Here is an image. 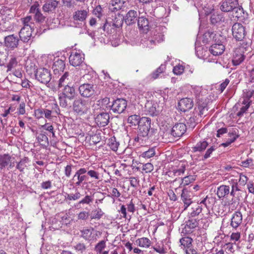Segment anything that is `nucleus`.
<instances>
[{
  "instance_id": "37998d69",
  "label": "nucleus",
  "mask_w": 254,
  "mask_h": 254,
  "mask_svg": "<svg viewBox=\"0 0 254 254\" xmlns=\"http://www.w3.org/2000/svg\"><path fill=\"white\" fill-rule=\"evenodd\" d=\"M216 36V34L214 32H206L203 35V41H205L206 43H209L211 40H213Z\"/></svg>"
},
{
  "instance_id": "f8f14e48",
  "label": "nucleus",
  "mask_w": 254,
  "mask_h": 254,
  "mask_svg": "<svg viewBox=\"0 0 254 254\" xmlns=\"http://www.w3.org/2000/svg\"><path fill=\"white\" fill-rule=\"evenodd\" d=\"M187 130V127L185 124L177 123L173 126L171 130V134L175 137L182 136Z\"/></svg>"
},
{
  "instance_id": "a19ab883",
  "label": "nucleus",
  "mask_w": 254,
  "mask_h": 254,
  "mask_svg": "<svg viewBox=\"0 0 254 254\" xmlns=\"http://www.w3.org/2000/svg\"><path fill=\"white\" fill-rule=\"evenodd\" d=\"M29 162L28 157H25L17 163L16 169L19 170L21 172H23L24 168L26 167V164Z\"/></svg>"
},
{
  "instance_id": "0eeeda50",
  "label": "nucleus",
  "mask_w": 254,
  "mask_h": 254,
  "mask_svg": "<svg viewBox=\"0 0 254 254\" xmlns=\"http://www.w3.org/2000/svg\"><path fill=\"white\" fill-rule=\"evenodd\" d=\"M35 76L38 81L42 83L47 84L50 81L52 75L48 69L41 68L37 69Z\"/></svg>"
},
{
  "instance_id": "412c9836",
  "label": "nucleus",
  "mask_w": 254,
  "mask_h": 254,
  "mask_svg": "<svg viewBox=\"0 0 254 254\" xmlns=\"http://www.w3.org/2000/svg\"><path fill=\"white\" fill-rule=\"evenodd\" d=\"M232 11H233L235 17L238 20H243L247 18L248 13L246 12L242 5H240L239 3L238 5L235 6V8H234Z\"/></svg>"
},
{
  "instance_id": "f3484780",
  "label": "nucleus",
  "mask_w": 254,
  "mask_h": 254,
  "mask_svg": "<svg viewBox=\"0 0 254 254\" xmlns=\"http://www.w3.org/2000/svg\"><path fill=\"white\" fill-rule=\"evenodd\" d=\"M193 102L190 98H183L178 103V109L180 111H188L193 107Z\"/></svg>"
},
{
  "instance_id": "4be33fe9",
  "label": "nucleus",
  "mask_w": 254,
  "mask_h": 254,
  "mask_svg": "<svg viewBox=\"0 0 254 254\" xmlns=\"http://www.w3.org/2000/svg\"><path fill=\"white\" fill-rule=\"evenodd\" d=\"M65 67V64L64 60L57 59L54 62L52 68L55 74H59L63 72Z\"/></svg>"
},
{
  "instance_id": "6e6552de",
  "label": "nucleus",
  "mask_w": 254,
  "mask_h": 254,
  "mask_svg": "<svg viewBox=\"0 0 254 254\" xmlns=\"http://www.w3.org/2000/svg\"><path fill=\"white\" fill-rule=\"evenodd\" d=\"M238 0H222L218 5L221 11L224 13L232 12L238 5Z\"/></svg>"
},
{
  "instance_id": "6e6d98bb",
  "label": "nucleus",
  "mask_w": 254,
  "mask_h": 254,
  "mask_svg": "<svg viewBox=\"0 0 254 254\" xmlns=\"http://www.w3.org/2000/svg\"><path fill=\"white\" fill-rule=\"evenodd\" d=\"M34 20L36 22L42 23L45 21L46 16H45L41 12L39 11L36 13L34 17Z\"/></svg>"
},
{
  "instance_id": "4c0bfd02",
  "label": "nucleus",
  "mask_w": 254,
  "mask_h": 254,
  "mask_svg": "<svg viewBox=\"0 0 254 254\" xmlns=\"http://www.w3.org/2000/svg\"><path fill=\"white\" fill-rule=\"evenodd\" d=\"M104 214L101 208L96 209L91 212L90 215L91 219L99 220Z\"/></svg>"
},
{
  "instance_id": "f704fd0d",
  "label": "nucleus",
  "mask_w": 254,
  "mask_h": 254,
  "mask_svg": "<svg viewBox=\"0 0 254 254\" xmlns=\"http://www.w3.org/2000/svg\"><path fill=\"white\" fill-rule=\"evenodd\" d=\"M192 239L189 237H183L180 240V242L181 245L184 247V250H185L192 247Z\"/></svg>"
},
{
  "instance_id": "72a5a7b5",
  "label": "nucleus",
  "mask_w": 254,
  "mask_h": 254,
  "mask_svg": "<svg viewBox=\"0 0 254 254\" xmlns=\"http://www.w3.org/2000/svg\"><path fill=\"white\" fill-rule=\"evenodd\" d=\"M93 200L94 198L92 196L86 195L75 205V207L79 208H80L81 204L83 205L86 204L90 205L91 203L93 202Z\"/></svg>"
},
{
  "instance_id": "39448f33",
  "label": "nucleus",
  "mask_w": 254,
  "mask_h": 254,
  "mask_svg": "<svg viewBox=\"0 0 254 254\" xmlns=\"http://www.w3.org/2000/svg\"><path fill=\"white\" fill-rule=\"evenodd\" d=\"M139 17L138 12L134 10H129L123 17V20L120 21V24L114 23L113 25L116 27H119L122 26L123 20L127 25H131L135 24Z\"/></svg>"
},
{
  "instance_id": "bb28decb",
  "label": "nucleus",
  "mask_w": 254,
  "mask_h": 254,
  "mask_svg": "<svg viewBox=\"0 0 254 254\" xmlns=\"http://www.w3.org/2000/svg\"><path fill=\"white\" fill-rule=\"evenodd\" d=\"M109 119V115L108 112H101L97 115L96 121L100 126L104 127L108 125Z\"/></svg>"
},
{
  "instance_id": "bf43d9fd",
  "label": "nucleus",
  "mask_w": 254,
  "mask_h": 254,
  "mask_svg": "<svg viewBox=\"0 0 254 254\" xmlns=\"http://www.w3.org/2000/svg\"><path fill=\"white\" fill-rule=\"evenodd\" d=\"M87 171L86 173L91 178L94 179L96 180L100 179V174L98 172L92 170H89V168H87Z\"/></svg>"
},
{
  "instance_id": "774afa93",
  "label": "nucleus",
  "mask_w": 254,
  "mask_h": 254,
  "mask_svg": "<svg viewBox=\"0 0 254 254\" xmlns=\"http://www.w3.org/2000/svg\"><path fill=\"white\" fill-rule=\"evenodd\" d=\"M129 181L130 186L136 189L139 185V180L137 178L130 177Z\"/></svg>"
},
{
  "instance_id": "c03bdc74",
  "label": "nucleus",
  "mask_w": 254,
  "mask_h": 254,
  "mask_svg": "<svg viewBox=\"0 0 254 254\" xmlns=\"http://www.w3.org/2000/svg\"><path fill=\"white\" fill-rule=\"evenodd\" d=\"M140 120L141 118L139 116L133 115L128 117L127 118V122L132 125H135L136 124L139 125Z\"/></svg>"
},
{
  "instance_id": "49530a36",
  "label": "nucleus",
  "mask_w": 254,
  "mask_h": 254,
  "mask_svg": "<svg viewBox=\"0 0 254 254\" xmlns=\"http://www.w3.org/2000/svg\"><path fill=\"white\" fill-rule=\"evenodd\" d=\"M194 178L192 176H188L182 179V183L180 185V187L182 186H185L189 185L190 183L193 182L194 181Z\"/></svg>"
},
{
  "instance_id": "c85d7f7f",
  "label": "nucleus",
  "mask_w": 254,
  "mask_h": 254,
  "mask_svg": "<svg viewBox=\"0 0 254 254\" xmlns=\"http://www.w3.org/2000/svg\"><path fill=\"white\" fill-rule=\"evenodd\" d=\"M229 185H221L217 188L216 194L218 198H222L229 194L230 192Z\"/></svg>"
},
{
  "instance_id": "de8ad7c7",
  "label": "nucleus",
  "mask_w": 254,
  "mask_h": 254,
  "mask_svg": "<svg viewBox=\"0 0 254 254\" xmlns=\"http://www.w3.org/2000/svg\"><path fill=\"white\" fill-rule=\"evenodd\" d=\"M192 211L190 213L191 217H194L199 214L202 210L201 204H197L195 207L192 208Z\"/></svg>"
},
{
  "instance_id": "052dcab7",
  "label": "nucleus",
  "mask_w": 254,
  "mask_h": 254,
  "mask_svg": "<svg viewBox=\"0 0 254 254\" xmlns=\"http://www.w3.org/2000/svg\"><path fill=\"white\" fill-rule=\"evenodd\" d=\"M198 107L199 111H207L209 109L208 107V103L206 101H200L198 103Z\"/></svg>"
},
{
  "instance_id": "393cba45",
  "label": "nucleus",
  "mask_w": 254,
  "mask_h": 254,
  "mask_svg": "<svg viewBox=\"0 0 254 254\" xmlns=\"http://www.w3.org/2000/svg\"><path fill=\"white\" fill-rule=\"evenodd\" d=\"M224 49V46L221 43H214L212 44L209 48V51L213 55L218 56L222 54Z\"/></svg>"
},
{
  "instance_id": "79ce46f5",
  "label": "nucleus",
  "mask_w": 254,
  "mask_h": 254,
  "mask_svg": "<svg viewBox=\"0 0 254 254\" xmlns=\"http://www.w3.org/2000/svg\"><path fill=\"white\" fill-rule=\"evenodd\" d=\"M166 69V66L164 64H161L151 74L152 78L154 79L157 78L160 74L163 73Z\"/></svg>"
},
{
  "instance_id": "9d476101",
  "label": "nucleus",
  "mask_w": 254,
  "mask_h": 254,
  "mask_svg": "<svg viewBox=\"0 0 254 254\" xmlns=\"http://www.w3.org/2000/svg\"><path fill=\"white\" fill-rule=\"evenodd\" d=\"M19 39L17 36L12 34L5 36L4 39V45L7 48L14 50L18 45Z\"/></svg>"
},
{
  "instance_id": "2f4dec72",
  "label": "nucleus",
  "mask_w": 254,
  "mask_h": 254,
  "mask_svg": "<svg viewBox=\"0 0 254 254\" xmlns=\"http://www.w3.org/2000/svg\"><path fill=\"white\" fill-rule=\"evenodd\" d=\"M210 20L212 24L215 25L224 22L225 17L223 13L213 14L211 15Z\"/></svg>"
},
{
  "instance_id": "680f3d73",
  "label": "nucleus",
  "mask_w": 254,
  "mask_h": 254,
  "mask_svg": "<svg viewBox=\"0 0 254 254\" xmlns=\"http://www.w3.org/2000/svg\"><path fill=\"white\" fill-rule=\"evenodd\" d=\"M153 165L150 163H145L143 164L142 167V171H144L145 173H150L153 170Z\"/></svg>"
},
{
  "instance_id": "2eb2a0df",
  "label": "nucleus",
  "mask_w": 254,
  "mask_h": 254,
  "mask_svg": "<svg viewBox=\"0 0 254 254\" xmlns=\"http://www.w3.org/2000/svg\"><path fill=\"white\" fill-rule=\"evenodd\" d=\"M59 3L60 1L56 0H46L43 5L42 9L45 12L53 13Z\"/></svg>"
},
{
  "instance_id": "5fc2aeb1",
  "label": "nucleus",
  "mask_w": 254,
  "mask_h": 254,
  "mask_svg": "<svg viewBox=\"0 0 254 254\" xmlns=\"http://www.w3.org/2000/svg\"><path fill=\"white\" fill-rule=\"evenodd\" d=\"M214 202V199L212 197H208L207 196L204 198L200 203V204H204L206 207L209 208Z\"/></svg>"
},
{
  "instance_id": "0e129e2a",
  "label": "nucleus",
  "mask_w": 254,
  "mask_h": 254,
  "mask_svg": "<svg viewBox=\"0 0 254 254\" xmlns=\"http://www.w3.org/2000/svg\"><path fill=\"white\" fill-rule=\"evenodd\" d=\"M89 216L88 211H82L77 214V218L79 220H86Z\"/></svg>"
},
{
  "instance_id": "ea45409f",
  "label": "nucleus",
  "mask_w": 254,
  "mask_h": 254,
  "mask_svg": "<svg viewBox=\"0 0 254 254\" xmlns=\"http://www.w3.org/2000/svg\"><path fill=\"white\" fill-rule=\"evenodd\" d=\"M2 47V43L0 42V66H3L5 64L8 57V54L2 51L1 48Z\"/></svg>"
},
{
  "instance_id": "8fccbe9b",
  "label": "nucleus",
  "mask_w": 254,
  "mask_h": 254,
  "mask_svg": "<svg viewBox=\"0 0 254 254\" xmlns=\"http://www.w3.org/2000/svg\"><path fill=\"white\" fill-rule=\"evenodd\" d=\"M82 195L79 191H76L75 193L67 194L65 198L69 200H76L79 199Z\"/></svg>"
},
{
  "instance_id": "f03ea898",
  "label": "nucleus",
  "mask_w": 254,
  "mask_h": 254,
  "mask_svg": "<svg viewBox=\"0 0 254 254\" xmlns=\"http://www.w3.org/2000/svg\"><path fill=\"white\" fill-rule=\"evenodd\" d=\"M251 44L250 42L243 43L241 46L236 49L233 54L232 62L234 65H239L245 59L244 50H247Z\"/></svg>"
},
{
  "instance_id": "a878e982",
  "label": "nucleus",
  "mask_w": 254,
  "mask_h": 254,
  "mask_svg": "<svg viewBox=\"0 0 254 254\" xmlns=\"http://www.w3.org/2000/svg\"><path fill=\"white\" fill-rule=\"evenodd\" d=\"M124 2L121 0H112L109 3V10L114 12H116L121 9L124 7Z\"/></svg>"
},
{
  "instance_id": "e433bc0d",
  "label": "nucleus",
  "mask_w": 254,
  "mask_h": 254,
  "mask_svg": "<svg viewBox=\"0 0 254 254\" xmlns=\"http://www.w3.org/2000/svg\"><path fill=\"white\" fill-rule=\"evenodd\" d=\"M86 102L82 100H77L74 102L73 110L74 111H82L85 109Z\"/></svg>"
},
{
  "instance_id": "603ef678",
  "label": "nucleus",
  "mask_w": 254,
  "mask_h": 254,
  "mask_svg": "<svg viewBox=\"0 0 254 254\" xmlns=\"http://www.w3.org/2000/svg\"><path fill=\"white\" fill-rule=\"evenodd\" d=\"M86 248L87 247L86 245L83 243H78L74 246V249L75 250L81 254H83V253L85 252Z\"/></svg>"
},
{
  "instance_id": "cd10ccee",
  "label": "nucleus",
  "mask_w": 254,
  "mask_h": 254,
  "mask_svg": "<svg viewBox=\"0 0 254 254\" xmlns=\"http://www.w3.org/2000/svg\"><path fill=\"white\" fill-rule=\"evenodd\" d=\"M252 245L249 241L243 240L237 243V247L239 248L242 253L245 254H249L251 252Z\"/></svg>"
},
{
  "instance_id": "5701e85b",
  "label": "nucleus",
  "mask_w": 254,
  "mask_h": 254,
  "mask_svg": "<svg viewBox=\"0 0 254 254\" xmlns=\"http://www.w3.org/2000/svg\"><path fill=\"white\" fill-rule=\"evenodd\" d=\"M243 216L241 212L236 211L231 218V226L234 228H238L242 222Z\"/></svg>"
},
{
  "instance_id": "e2e57ef3",
  "label": "nucleus",
  "mask_w": 254,
  "mask_h": 254,
  "mask_svg": "<svg viewBox=\"0 0 254 254\" xmlns=\"http://www.w3.org/2000/svg\"><path fill=\"white\" fill-rule=\"evenodd\" d=\"M17 65V62L15 58H12L7 65V71H10L12 68L15 67Z\"/></svg>"
},
{
  "instance_id": "09e8293b",
  "label": "nucleus",
  "mask_w": 254,
  "mask_h": 254,
  "mask_svg": "<svg viewBox=\"0 0 254 254\" xmlns=\"http://www.w3.org/2000/svg\"><path fill=\"white\" fill-rule=\"evenodd\" d=\"M155 154V150L153 148L149 149L147 151L143 152L140 157L144 158H150Z\"/></svg>"
},
{
  "instance_id": "7c9ffc66",
  "label": "nucleus",
  "mask_w": 254,
  "mask_h": 254,
  "mask_svg": "<svg viewBox=\"0 0 254 254\" xmlns=\"http://www.w3.org/2000/svg\"><path fill=\"white\" fill-rule=\"evenodd\" d=\"M98 102H99V107L101 108V111H106L112 110V103H110L109 98H105L102 100H99Z\"/></svg>"
},
{
  "instance_id": "69168bd1",
  "label": "nucleus",
  "mask_w": 254,
  "mask_h": 254,
  "mask_svg": "<svg viewBox=\"0 0 254 254\" xmlns=\"http://www.w3.org/2000/svg\"><path fill=\"white\" fill-rule=\"evenodd\" d=\"M238 130L237 128H232L229 129L228 133V135L229 138L236 137V140L239 137V135L238 134Z\"/></svg>"
},
{
  "instance_id": "1a4fd4ad",
  "label": "nucleus",
  "mask_w": 254,
  "mask_h": 254,
  "mask_svg": "<svg viewBox=\"0 0 254 254\" xmlns=\"http://www.w3.org/2000/svg\"><path fill=\"white\" fill-rule=\"evenodd\" d=\"M84 60V55L77 52H72L69 57V62L73 66L81 65L82 67H86V65L83 64Z\"/></svg>"
},
{
  "instance_id": "f257e3e1",
  "label": "nucleus",
  "mask_w": 254,
  "mask_h": 254,
  "mask_svg": "<svg viewBox=\"0 0 254 254\" xmlns=\"http://www.w3.org/2000/svg\"><path fill=\"white\" fill-rule=\"evenodd\" d=\"M157 133L156 129L151 127V120L149 118L142 117L138 125V135L147 138H153Z\"/></svg>"
},
{
  "instance_id": "a18cd8bd",
  "label": "nucleus",
  "mask_w": 254,
  "mask_h": 254,
  "mask_svg": "<svg viewBox=\"0 0 254 254\" xmlns=\"http://www.w3.org/2000/svg\"><path fill=\"white\" fill-rule=\"evenodd\" d=\"M106 241L102 240L98 243L95 246L94 250L97 254H101L106 247Z\"/></svg>"
},
{
  "instance_id": "13d9d810",
  "label": "nucleus",
  "mask_w": 254,
  "mask_h": 254,
  "mask_svg": "<svg viewBox=\"0 0 254 254\" xmlns=\"http://www.w3.org/2000/svg\"><path fill=\"white\" fill-rule=\"evenodd\" d=\"M230 187H231V190H234V191L241 190L239 187L237 180L235 179H231L228 182Z\"/></svg>"
},
{
  "instance_id": "473e14b6",
  "label": "nucleus",
  "mask_w": 254,
  "mask_h": 254,
  "mask_svg": "<svg viewBox=\"0 0 254 254\" xmlns=\"http://www.w3.org/2000/svg\"><path fill=\"white\" fill-rule=\"evenodd\" d=\"M136 243L138 246L145 248H149L151 244V241L148 238L145 237L138 239L136 241Z\"/></svg>"
},
{
  "instance_id": "a211bd4d",
  "label": "nucleus",
  "mask_w": 254,
  "mask_h": 254,
  "mask_svg": "<svg viewBox=\"0 0 254 254\" xmlns=\"http://www.w3.org/2000/svg\"><path fill=\"white\" fill-rule=\"evenodd\" d=\"M94 230V228L92 227L83 228L80 230V237L88 242L93 241L96 239V237L93 234Z\"/></svg>"
},
{
  "instance_id": "dca6fc26",
  "label": "nucleus",
  "mask_w": 254,
  "mask_h": 254,
  "mask_svg": "<svg viewBox=\"0 0 254 254\" xmlns=\"http://www.w3.org/2000/svg\"><path fill=\"white\" fill-rule=\"evenodd\" d=\"M113 111H125L127 106V101L123 98L117 99L112 103Z\"/></svg>"
},
{
  "instance_id": "864d4df0",
  "label": "nucleus",
  "mask_w": 254,
  "mask_h": 254,
  "mask_svg": "<svg viewBox=\"0 0 254 254\" xmlns=\"http://www.w3.org/2000/svg\"><path fill=\"white\" fill-rule=\"evenodd\" d=\"M102 11V8L101 6L100 5H98L93 9V14L99 19H102L104 17Z\"/></svg>"
},
{
  "instance_id": "20e7f679",
  "label": "nucleus",
  "mask_w": 254,
  "mask_h": 254,
  "mask_svg": "<svg viewBox=\"0 0 254 254\" xmlns=\"http://www.w3.org/2000/svg\"><path fill=\"white\" fill-rule=\"evenodd\" d=\"M254 93V89L249 90L246 93H245L243 98L239 101L237 104L236 105L238 107L239 106L240 107V111H246L250 108L254 109L253 106H252L253 103L250 99L253 96Z\"/></svg>"
},
{
  "instance_id": "423d86ee",
  "label": "nucleus",
  "mask_w": 254,
  "mask_h": 254,
  "mask_svg": "<svg viewBox=\"0 0 254 254\" xmlns=\"http://www.w3.org/2000/svg\"><path fill=\"white\" fill-rule=\"evenodd\" d=\"M233 37L237 41L243 40L247 34L245 27L240 23H235L232 28Z\"/></svg>"
},
{
  "instance_id": "3c124183",
  "label": "nucleus",
  "mask_w": 254,
  "mask_h": 254,
  "mask_svg": "<svg viewBox=\"0 0 254 254\" xmlns=\"http://www.w3.org/2000/svg\"><path fill=\"white\" fill-rule=\"evenodd\" d=\"M69 75V73L68 72H65L63 76L61 77V78L59 80V87H62L63 86H65L64 83H68L66 80H68V76Z\"/></svg>"
},
{
  "instance_id": "58836bf2",
  "label": "nucleus",
  "mask_w": 254,
  "mask_h": 254,
  "mask_svg": "<svg viewBox=\"0 0 254 254\" xmlns=\"http://www.w3.org/2000/svg\"><path fill=\"white\" fill-rule=\"evenodd\" d=\"M119 144V142L117 141L115 137H112L108 140V145L114 151H117Z\"/></svg>"
},
{
  "instance_id": "9b49d317",
  "label": "nucleus",
  "mask_w": 254,
  "mask_h": 254,
  "mask_svg": "<svg viewBox=\"0 0 254 254\" xmlns=\"http://www.w3.org/2000/svg\"><path fill=\"white\" fill-rule=\"evenodd\" d=\"M80 95L84 97L88 98L94 93L93 85L91 84H83L78 87Z\"/></svg>"
},
{
  "instance_id": "6ab92c4d",
  "label": "nucleus",
  "mask_w": 254,
  "mask_h": 254,
  "mask_svg": "<svg viewBox=\"0 0 254 254\" xmlns=\"http://www.w3.org/2000/svg\"><path fill=\"white\" fill-rule=\"evenodd\" d=\"M137 24L140 30H142L143 32L146 33L151 27L149 20L144 16L138 17L137 20Z\"/></svg>"
},
{
  "instance_id": "b1692460",
  "label": "nucleus",
  "mask_w": 254,
  "mask_h": 254,
  "mask_svg": "<svg viewBox=\"0 0 254 254\" xmlns=\"http://www.w3.org/2000/svg\"><path fill=\"white\" fill-rule=\"evenodd\" d=\"M88 10H77L73 14V19L75 21L84 22L85 21L88 13Z\"/></svg>"
},
{
  "instance_id": "7ed1b4c3",
  "label": "nucleus",
  "mask_w": 254,
  "mask_h": 254,
  "mask_svg": "<svg viewBox=\"0 0 254 254\" xmlns=\"http://www.w3.org/2000/svg\"><path fill=\"white\" fill-rule=\"evenodd\" d=\"M87 171V168H81L78 170L71 180L73 185L76 187L84 185L85 182L88 179V177L85 175Z\"/></svg>"
},
{
  "instance_id": "aec40b11",
  "label": "nucleus",
  "mask_w": 254,
  "mask_h": 254,
  "mask_svg": "<svg viewBox=\"0 0 254 254\" xmlns=\"http://www.w3.org/2000/svg\"><path fill=\"white\" fill-rule=\"evenodd\" d=\"M181 200L184 204L185 210L186 209L192 202V196L190 192L186 189H184L182 190Z\"/></svg>"
},
{
  "instance_id": "c756f323",
  "label": "nucleus",
  "mask_w": 254,
  "mask_h": 254,
  "mask_svg": "<svg viewBox=\"0 0 254 254\" xmlns=\"http://www.w3.org/2000/svg\"><path fill=\"white\" fill-rule=\"evenodd\" d=\"M11 159V156L8 153L0 155V169L1 170L9 165Z\"/></svg>"
},
{
  "instance_id": "c9c22d12",
  "label": "nucleus",
  "mask_w": 254,
  "mask_h": 254,
  "mask_svg": "<svg viewBox=\"0 0 254 254\" xmlns=\"http://www.w3.org/2000/svg\"><path fill=\"white\" fill-rule=\"evenodd\" d=\"M208 145V144L206 141H199L194 147H192V149L194 152L197 151L201 152L206 148Z\"/></svg>"
},
{
  "instance_id": "4d7b16f0",
  "label": "nucleus",
  "mask_w": 254,
  "mask_h": 254,
  "mask_svg": "<svg viewBox=\"0 0 254 254\" xmlns=\"http://www.w3.org/2000/svg\"><path fill=\"white\" fill-rule=\"evenodd\" d=\"M198 225V222L195 219H189L187 222L186 227H188L190 229H194L197 227Z\"/></svg>"
},
{
  "instance_id": "4468645a",
  "label": "nucleus",
  "mask_w": 254,
  "mask_h": 254,
  "mask_svg": "<svg viewBox=\"0 0 254 254\" xmlns=\"http://www.w3.org/2000/svg\"><path fill=\"white\" fill-rule=\"evenodd\" d=\"M32 28L31 26L23 27L19 32V37L23 42H28L32 36Z\"/></svg>"
},
{
  "instance_id": "338daca9",
  "label": "nucleus",
  "mask_w": 254,
  "mask_h": 254,
  "mask_svg": "<svg viewBox=\"0 0 254 254\" xmlns=\"http://www.w3.org/2000/svg\"><path fill=\"white\" fill-rule=\"evenodd\" d=\"M39 4L38 1H35L33 3V4L31 6L30 8L29 12L30 13H36L40 11V10L39 8Z\"/></svg>"
},
{
  "instance_id": "ddd939ff",
  "label": "nucleus",
  "mask_w": 254,
  "mask_h": 254,
  "mask_svg": "<svg viewBox=\"0 0 254 254\" xmlns=\"http://www.w3.org/2000/svg\"><path fill=\"white\" fill-rule=\"evenodd\" d=\"M63 94L69 99H73L76 95L75 86L71 83H68L64 87Z\"/></svg>"
}]
</instances>
